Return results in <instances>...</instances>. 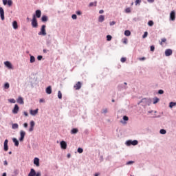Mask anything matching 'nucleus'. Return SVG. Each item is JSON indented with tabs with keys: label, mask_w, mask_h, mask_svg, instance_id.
<instances>
[{
	"label": "nucleus",
	"mask_w": 176,
	"mask_h": 176,
	"mask_svg": "<svg viewBox=\"0 0 176 176\" xmlns=\"http://www.w3.org/2000/svg\"><path fill=\"white\" fill-rule=\"evenodd\" d=\"M30 127H35V122L34 120L30 121Z\"/></svg>",
	"instance_id": "44"
},
{
	"label": "nucleus",
	"mask_w": 176,
	"mask_h": 176,
	"mask_svg": "<svg viewBox=\"0 0 176 176\" xmlns=\"http://www.w3.org/2000/svg\"><path fill=\"white\" fill-rule=\"evenodd\" d=\"M72 19L73 20H76V19H78V15H76V14H73L72 15Z\"/></svg>",
	"instance_id": "45"
},
{
	"label": "nucleus",
	"mask_w": 176,
	"mask_h": 176,
	"mask_svg": "<svg viewBox=\"0 0 176 176\" xmlns=\"http://www.w3.org/2000/svg\"><path fill=\"white\" fill-rule=\"evenodd\" d=\"M89 6H90V7H91V6H97V1L91 2V3L89 4Z\"/></svg>",
	"instance_id": "40"
},
{
	"label": "nucleus",
	"mask_w": 176,
	"mask_h": 176,
	"mask_svg": "<svg viewBox=\"0 0 176 176\" xmlns=\"http://www.w3.org/2000/svg\"><path fill=\"white\" fill-rule=\"evenodd\" d=\"M9 102H11V104H16V100L11 98L8 100Z\"/></svg>",
	"instance_id": "43"
},
{
	"label": "nucleus",
	"mask_w": 176,
	"mask_h": 176,
	"mask_svg": "<svg viewBox=\"0 0 176 176\" xmlns=\"http://www.w3.org/2000/svg\"><path fill=\"white\" fill-rule=\"evenodd\" d=\"M170 20H171V21H174L175 20V10H173L170 13Z\"/></svg>",
	"instance_id": "16"
},
{
	"label": "nucleus",
	"mask_w": 176,
	"mask_h": 176,
	"mask_svg": "<svg viewBox=\"0 0 176 176\" xmlns=\"http://www.w3.org/2000/svg\"><path fill=\"white\" fill-rule=\"evenodd\" d=\"M124 34L125 36H130V35H131V32H130V30H125Z\"/></svg>",
	"instance_id": "30"
},
{
	"label": "nucleus",
	"mask_w": 176,
	"mask_h": 176,
	"mask_svg": "<svg viewBox=\"0 0 176 176\" xmlns=\"http://www.w3.org/2000/svg\"><path fill=\"white\" fill-rule=\"evenodd\" d=\"M49 17H47V15H43L41 17V21L42 23H46V21H48Z\"/></svg>",
	"instance_id": "21"
},
{
	"label": "nucleus",
	"mask_w": 176,
	"mask_h": 176,
	"mask_svg": "<svg viewBox=\"0 0 176 176\" xmlns=\"http://www.w3.org/2000/svg\"><path fill=\"white\" fill-rule=\"evenodd\" d=\"M141 2H142V0H136L135 1V6H138H138H140V5H141Z\"/></svg>",
	"instance_id": "38"
},
{
	"label": "nucleus",
	"mask_w": 176,
	"mask_h": 176,
	"mask_svg": "<svg viewBox=\"0 0 176 176\" xmlns=\"http://www.w3.org/2000/svg\"><path fill=\"white\" fill-rule=\"evenodd\" d=\"M29 131L31 133V131H34V126H30Z\"/></svg>",
	"instance_id": "59"
},
{
	"label": "nucleus",
	"mask_w": 176,
	"mask_h": 176,
	"mask_svg": "<svg viewBox=\"0 0 176 176\" xmlns=\"http://www.w3.org/2000/svg\"><path fill=\"white\" fill-rule=\"evenodd\" d=\"M41 16H42V11H41V10H36L35 11V14H33V17H35V19H41Z\"/></svg>",
	"instance_id": "7"
},
{
	"label": "nucleus",
	"mask_w": 176,
	"mask_h": 176,
	"mask_svg": "<svg viewBox=\"0 0 176 176\" xmlns=\"http://www.w3.org/2000/svg\"><path fill=\"white\" fill-rule=\"evenodd\" d=\"M17 129H19V124L14 123V124H12V130H16Z\"/></svg>",
	"instance_id": "29"
},
{
	"label": "nucleus",
	"mask_w": 176,
	"mask_h": 176,
	"mask_svg": "<svg viewBox=\"0 0 176 176\" xmlns=\"http://www.w3.org/2000/svg\"><path fill=\"white\" fill-rule=\"evenodd\" d=\"M32 27L33 28H38V19H36V18L34 17H32Z\"/></svg>",
	"instance_id": "5"
},
{
	"label": "nucleus",
	"mask_w": 176,
	"mask_h": 176,
	"mask_svg": "<svg viewBox=\"0 0 176 176\" xmlns=\"http://www.w3.org/2000/svg\"><path fill=\"white\" fill-rule=\"evenodd\" d=\"M14 175H16V176L19 175V170L15 169L14 170Z\"/></svg>",
	"instance_id": "53"
},
{
	"label": "nucleus",
	"mask_w": 176,
	"mask_h": 176,
	"mask_svg": "<svg viewBox=\"0 0 176 176\" xmlns=\"http://www.w3.org/2000/svg\"><path fill=\"white\" fill-rule=\"evenodd\" d=\"M153 24H155L153 21H152V20L148 21V27H153Z\"/></svg>",
	"instance_id": "35"
},
{
	"label": "nucleus",
	"mask_w": 176,
	"mask_h": 176,
	"mask_svg": "<svg viewBox=\"0 0 176 176\" xmlns=\"http://www.w3.org/2000/svg\"><path fill=\"white\" fill-rule=\"evenodd\" d=\"M52 36L50 34H48L46 38V45L47 47H52Z\"/></svg>",
	"instance_id": "4"
},
{
	"label": "nucleus",
	"mask_w": 176,
	"mask_h": 176,
	"mask_svg": "<svg viewBox=\"0 0 176 176\" xmlns=\"http://www.w3.org/2000/svg\"><path fill=\"white\" fill-rule=\"evenodd\" d=\"M138 60L140 61H145V60H146V58L145 56H143L142 58H139Z\"/></svg>",
	"instance_id": "50"
},
{
	"label": "nucleus",
	"mask_w": 176,
	"mask_h": 176,
	"mask_svg": "<svg viewBox=\"0 0 176 176\" xmlns=\"http://www.w3.org/2000/svg\"><path fill=\"white\" fill-rule=\"evenodd\" d=\"M160 134H162L163 135H164V134H167V131L166 129H160Z\"/></svg>",
	"instance_id": "32"
},
{
	"label": "nucleus",
	"mask_w": 176,
	"mask_h": 176,
	"mask_svg": "<svg viewBox=\"0 0 176 176\" xmlns=\"http://www.w3.org/2000/svg\"><path fill=\"white\" fill-rule=\"evenodd\" d=\"M76 13L77 16H81L82 15V11H80V10L76 11Z\"/></svg>",
	"instance_id": "54"
},
{
	"label": "nucleus",
	"mask_w": 176,
	"mask_h": 176,
	"mask_svg": "<svg viewBox=\"0 0 176 176\" xmlns=\"http://www.w3.org/2000/svg\"><path fill=\"white\" fill-rule=\"evenodd\" d=\"M158 94H164V91L163 89H159Z\"/></svg>",
	"instance_id": "51"
},
{
	"label": "nucleus",
	"mask_w": 176,
	"mask_h": 176,
	"mask_svg": "<svg viewBox=\"0 0 176 176\" xmlns=\"http://www.w3.org/2000/svg\"><path fill=\"white\" fill-rule=\"evenodd\" d=\"M105 20V16L104 15H100L98 18L99 23H102Z\"/></svg>",
	"instance_id": "28"
},
{
	"label": "nucleus",
	"mask_w": 176,
	"mask_h": 176,
	"mask_svg": "<svg viewBox=\"0 0 176 176\" xmlns=\"http://www.w3.org/2000/svg\"><path fill=\"white\" fill-rule=\"evenodd\" d=\"M38 111H39V109H36L34 110H30V115H32V116H35V115L38 113Z\"/></svg>",
	"instance_id": "23"
},
{
	"label": "nucleus",
	"mask_w": 176,
	"mask_h": 176,
	"mask_svg": "<svg viewBox=\"0 0 176 176\" xmlns=\"http://www.w3.org/2000/svg\"><path fill=\"white\" fill-rule=\"evenodd\" d=\"M77 152L78 153H83V149L82 148V147H78L77 149Z\"/></svg>",
	"instance_id": "42"
},
{
	"label": "nucleus",
	"mask_w": 176,
	"mask_h": 176,
	"mask_svg": "<svg viewBox=\"0 0 176 176\" xmlns=\"http://www.w3.org/2000/svg\"><path fill=\"white\" fill-rule=\"evenodd\" d=\"M34 164H35V166H36V167H39V166H40V164H39V158L35 157V158L34 159Z\"/></svg>",
	"instance_id": "19"
},
{
	"label": "nucleus",
	"mask_w": 176,
	"mask_h": 176,
	"mask_svg": "<svg viewBox=\"0 0 176 176\" xmlns=\"http://www.w3.org/2000/svg\"><path fill=\"white\" fill-rule=\"evenodd\" d=\"M20 110V107H19V104H14V107L12 109V113L14 115L19 113V111Z\"/></svg>",
	"instance_id": "12"
},
{
	"label": "nucleus",
	"mask_w": 176,
	"mask_h": 176,
	"mask_svg": "<svg viewBox=\"0 0 176 176\" xmlns=\"http://www.w3.org/2000/svg\"><path fill=\"white\" fill-rule=\"evenodd\" d=\"M102 13H104V10H100L99 11V14H102Z\"/></svg>",
	"instance_id": "63"
},
{
	"label": "nucleus",
	"mask_w": 176,
	"mask_h": 176,
	"mask_svg": "<svg viewBox=\"0 0 176 176\" xmlns=\"http://www.w3.org/2000/svg\"><path fill=\"white\" fill-rule=\"evenodd\" d=\"M123 43H124L125 45H126V43H127V38L124 39Z\"/></svg>",
	"instance_id": "60"
},
{
	"label": "nucleus",
	"mask_w": 176,
	"mask_h": 176,
	"mask_svg": "<svg viewBox=\"0 0 176 176\" xmlns=\"http://www.w3.org/2000/svg\"><path fill=\"white\" fill-rule=\"evenodd\" d=\"M75 90H80L82 88V82L80 81H78L74 86Z\"/></svg>",
	"instance_id": "14"
},
{
	"label": "nucleus",
	"mask_w": 176,
	"mask_h": 176,
	"mask_svg": "<svg viewBox=\"0 0 176 176\" xmlns=\"http://www.w3.org/2000/svg\"><path fill=\"white\" fill-rule=\"evenodd\" d=\"M116 24V22L115 21L110 22V25H115Z\"/></svg>",
	"instance_id": "56"
},
{
	"label": "nucleus",
	"mask_w": 176,
	"mask_h": 176,
	"mask_svg": "<svg viewBox=\"0 0 176 176\" xmlns=\"http://www.w3.org/2000/svg\"><path fill=\"white\" fill-rule=\"evenodd\" d=\"M166 41H167V39H166V38H162V41H161V43H160V45H162V43H164V42H166Z\"/></svg>",
	"instance_id": "58"
},
{
	"label": "nucleus",
	"mask_w": 176,
	"mask_h": 176,
	"mask_svg": "<svg viewBox=\"0 0 176 176\" xmlns=\"http://www.w3.org/2000/svg\"><path fill=\"white\" fill-rule=\"evenodd\" d=\"M41 175H42V173L40 171H38L36 173V175L34 176H41Z\"/></svg>",
	"instance_id": "55"
},
{
	"label": "nucleus",
	"mask_w": 176,
	"mask_h": 176,
	"mask_svg": "<svg viewBox=\"0 0 176 176\" xmlns=\"http://www.w3.org/2000/svg\"><path fill=\"white\" fill-rule=\"evenodd\" d=\"M9 142V140L8 139H6L3 143V151L5 152H8L9 151V146L8 145Z\"/></svg>",
	"instance_id": "10"
},
{
	"label": "nucleus",
	"mask_w": 176,
	"mask_h": 176,
	"mask_svg": "<svg viewBox=\"0 0 176 176\" xmlns=\"http://www.w3.org/2000/svg\"><path fill=\"white\" fill-rule=\"evenodd\" d=\"M148 36V32H144V34L142 35L143 39H145Z\"/></svg>",
	"instance_id": "46"
},
{
	"label": "nucleus",
	"mask_w": 176,
	"mask_h": 176,
	"mask_svg": "<svg viewBox=\"0 0 176 176\" xmlns=\"http://www.w3.org/2000/svg\"><path fill=\"white\" fill-rule=\"evenodd\" d=\"M25 137V131H20V138H19L20 142H23V141H24Z\"/></svg>",
	"instance_id": "11"
},
{
	"label": "nucleus",
	"mask_w": 176,
	"mask_h": 176,
	"mask_svg": "<svg viewBox=\"0 0 176 176\" xmlns=\"http://www.w3.org/2000/svg\"><path fill=\"white\" fill-rule=\"evenodd\" d=\"M150 50L151 52H155V45L150 46Z\"/></svg>",
	"instance_id": "52"
},
{
	"label": "nucleus",
	"mask_w": 176,
	"mask_h": 176,
	"mask_svg": "<svg viewBox=\"0 0 176 176\" xmlns=\"http://www.w3.org/2000/svg\"><path fill=\"white\" fill-rule=\"evenodd\" d=\"M23 114L25 115V116H28V112L27 111H24Z\"/></svg>",
	"instance_id": "61"
},
{
	"label": "nucleus",
	"mask_w": 176,
	"mask_h": 176,
	"mask_svg": "<svg viewBox=\"0 0 176 176\" xmlns=\"http://www.w3.org/2000/svg\"><path fill=\"white\" fill-rule=\"evenodd\" d=\"M4 65L8 68V69H13V65H12V63L9 60H6L4 62Z\"/></svg>",
	"instance_id": "9"
},
{
	"label": "nucleus",
	"mask_w": 176,
	"mask_h": 176,
	"mask_svg": "<svg viewBox=\"0 0 176 176\" xmlns=\"http://www.w3.org/2000/svg\"><path fill=\"white\" fill-rule=\"evenodd\" d=\"M58 98H59V100H61V98H63V94L61 93V91H58Z\"/></svg>",
	"instance_id": "36"
},
{
	"label": "nucleus",
	"mask_w": 176,
	"mask_h": 176,
	"mask_svg": "<svg viewBox=\"0 0 176 176\" xmlns=\"http://www.w3.org/2000/svg\"><path fill=\"white\" fill-rule=\"evenodd\" d=\"M30 63L32 64L34 61H35V56H34L33 55H30Z\"/></svg>",
	"instance_id": "33"
},
{
	"label": "nucleus",
	"mask_w": 176,
	"mask_h": 176,
	"mask_svg": "<svg viewBox=\"0 0 176 176\" xmlns=\"http://www.w3.org/2000/svg\"><path fill=\"white\" fill-rule=\"evenodd\" d=\"M3 5H4V6H6V5H8V6H9V8H10V6H13V1H12V0H3Z\"/></svg>",
	"instance_id": "8"
},
{
	"label": "nucleus",
	"mask_w": 176,
	"mask_h": 176,
	"mask_svg": "<svg viewBox=\"0 0 176 176\" xmlns=\"http://www.w3.org/2000/svg\"><path fill=\"white\" fill-rule=\"evenodd\" d=\"M125 12L126 13H131V9L130 8H127L125 9Z\"/></svg>",
	"instance_id": "47"
},
{
	"label": "nucleus",
	"mask_w": 176,
	"mask_h": 176,
	"mask_svg": "<svg viewBox=\"0 0 176 176\" xmlns=\"http://www.w3.org/2000/svg\"><path fill=\"white\" fill-rule=\"evenodd\" d=\"M60 148L62 149H67V142L64 141V140H62L60 142Z\"/></svg>",
	"instance_id": "17"
},
{
	"label": "nucleus",
	"mask_w": 176,
	"mask_h": 176,
	"mask_svg": "<svg viewBox=\"0 0 176 176\" xmlns=\"http://www.w3.org/2000/svg\"><path fill=\"white\" fill-rule=\"evenodd\" d=\"M36 175V171L34 168H31L28 176H35Z\"/></svg>",
	"instance_id": "18"
},
{
	"label": "nucleus",
	"mask_w": 176,
	"mask_h": 176,
	"mask_svg": "<svg viewBox=\"0 0 176 176\" xmlns=\"http://www.w3.org/2000/svg\"><path fill=\"white\" fill-rule=\"evenodd\" d=\"M16 102H18V104H24V99L23 98V97L19 96L16 100Z\"/></svg>",
	"instance_id": "22"
},
{
	"label": "nucleus",
	"mask_w": 176,
	"mask_h": 176,
	"mask_svg": "<svg viewBox=\"0 0 176 176\" xmlns=\"http://www.w3.org/2000/svg\"><path fill=\"white\" fill-rule=\"evenodd\" d=\"M106 38H107V41L108 42L112 41V36H111V35H109V34H108Z\"/></svg>",
	"instance_id": "41"
},
{
	"label": "nucleus",
	"mask_w": 176,
	"mask_h": 176,
	"mask_svg": "<svg viewBox=\"0 0 176 176\" xmlns=\"http://www.w3.org/2000/svg\"><path fill=\"white\" fill-rule=\"evenodd\" d=\"M12 28L14 30H17L19 28V24L17 23V21H14L12 22Z\"/></svg>",
	"instance_id": "24"
},
{
	"label": "nucleus",
	"mask_w": 176,
	"mask_h": 176,
	"mask_svg": "<svg viewBox=\"0 0 176 176\" xmlns=\"http://www.w3.org/2000/svg\"><path fill=\"white\" fill-rule=\"evenodd\" d=\"M173 54V50L171 49H167L165 50V56L166 57H170Z\"/></svg>",
	"instance_id": "15"
},
{
	"label": "nucleus",
	"mask_w": 176,
	"mask_h": 176,
	"mask_svg": "<svg viewBox=\"0 0 176 176\" xmlns=\"http://www.w3.org/2000/svg\"><path fill=\"white\" fill-rule=\"evenodd\" d=\"M46 25H42L40 32L38 33V35H42L43 36H46Z\"/></svg>",
	"instance_id": "3"
},
{
	"label": "nucleus",
	"mask_w": 176,
	"mask_h": 176,
	"mask_svg": "<svg viewBox=\"0 0 176 176\" xmlns=\"http://www.w3.org/2000/svg\"><path fill=\"white\" fill-rule=\"evenodd\" d=\"M43 58V56H42V55H38V56H37V60H38V61H41V60H42Z\"/></svg>",
	"instance_id": "49"
},
{
	"label": "nucleus",
	"mask_w": 176,
	"mask_h": 176,
	"mask_svg": "<svg viewBox=\"0 0 176 176\" xmlns=\"http://www.w3.org/2000/svg\"><path fill=\"white\" fill-rule=\"evenodd\" d=\"M151 99H148V98H142L141 100H140V102H142L141 105L142 107H146V105H151Z\"/></svg>",
	"instance_id": "1"
},
{
	"label": "nucleus",
	"mask_w": 176,
	"mask_h": 176,
	"mask_svg": "<svg viewBox=\"0 0 176 176\" xmlns=\"http://www.w3.org/2000/svg\"><path fill=\"white\" fill-rule=\"evenodd\" d=\"M135 162L134 161H128L126 163V166H131L132 164H134Z\"/></svg>",
	"instance_id": "39"
},
{
	"label": "nucleus",
	"mask_w": 176,
	"mask_h": 176,
	"mask_svg": "<svg viewBox=\"0 0 176 176\" xmlns=\"http://www.w3.org/2000/svg\"><path fill=\"white\" fill-rule=\"evenodd\" d=\"M23 127H25V129H27V127H28V123L25 122V123L23 124Z\"/></svg>",
	"instance_id": "57"
},
{
	"label": "nucleus",
	"mask_w": 176,
	"mask_h": 176,
	"mask_svg": "<svg viewBox=\"0 0 176 176\" xmlns=\"http://www.w3.org/2000/svg\"><path fill=\"white\" fill-rule=\"evenodd\" d=\"M176 106V102H170L169 103V108H173V107Z\"/></svg>",
	"instance_id": "34"
},
{
	"label": "nucleus",
	"mask_w": 176,
	"mask_h": 176,
	"mask_svg": "<svg viewBox=\"0 0 176 176\" xmlns=\"http://www.w3.org/2000/svg\"><path fill=\"white\" fill-rule=\"evenodd\" d=\"M12 142H14L15 146H19V145H20L19 140H17L16 138H12Z\"/></svg>",
	"instance_id": "20"
},
{
	"label": "nucleus",
	"mask_w": 176,
	"mask_h": 176,
	"mask_svg": "<svg viewBox=\"0 0 176 176\" xmlns=\"http://www.w3.org/2000/svg\"><path fill=\"white\" fill-rule=\"evenodd\" d=\"M159 101H160V99H159V98H157V97H155L153 98V104H157V102H159Z\"/></svg>",
	"instance_id": "31"
},
{
	"label": "nucleus",
	"mask_w": 176,
	"mask_h": 176,
	"mask_svg": "<svg viewBox=\"0 0 176 176\" xmlns=\"http://www.w3.org/2000/svg\"><path fill=\"white\" fill-rule=\"evenodd\" d=\"M117 89L119 91H123V90H127L129 87L124 85L123 84H119L117 87Z\"/></svg>",
	"instance_id": "6"
},
{
	"label": "nucleus",
	"mask_w": 176,
	"mask_h": 176,
	"mask_svg": "<svg viewBox=\"0 0 176 176\" xmlns=\"http://www.w3.org/2000/svg\"><path fill=\"white\" fill-rule=\"evenodd\" d=\"M9 87H10V85L9 84V82H6L4 84V89H6V90H8V89H9Z\"/></svg>",
	"instance_id": "37"
},
{
	"label": "nucleus",
	"mask_w": 176,
	"mask_h": 176,
	"mask_svg": "<svg viewBox=\"0 0 176 176\" xmlns=\"http://www.w3.org/2000/svg\"><path fill=\"white\" fill-rule=\"evenodd\" d=\"M7 175H8V174L6 173V172H5V173H3L2 174L1 176H7Z\"/></svg>",
	"instance_id": "64"
},
{
	"label": "nucleus",
	"mask_w": 176,
	"mask_h": 176,
	"mask_svg": "<svg viewBox=\"0 0 176 176\" xmlns=\"http://www.w3.org/2000/svg\"><path fill=\"white\" fill-rule=\"evenodd\" d=\"M0 17L2 21L5 20V10L2 7H0Z\"/></svg>",
	"instance_id": "13"
},
{
	"label": "nucleus",
	"mask_w": 176,
	"mask_h": 176,
	"mask_svg": "<svg viewBox=\"0 0 176 176\" xmlns=\"http://www.w3.org/2000/svg\"><path fill=\"white\" fill-rule=\"evenodd\" d=\"M125 144L126 146H131V145L135 146V145H138V140H127Z\"/></svg>",
	"instance_id": "2"
},
{
	"label": "nucleus",
	"mask_w": 176,
	"mask_h": 176,
	"mask_svg": "<svg viewBox=\"0 0 176 176\" xmlns=\"http://www.w3.org/2000/svg\"><path fill=\"white\" fill-rule=\"evenodd\" d=\"M45 93H47V94H52V86L50 85L45 89Z\"/></svg>",
	"instance_id": "26"
},
{
	"label": "nucleus",
	"mask_w": 176,
	"mask_h": 176,
	"mask_svg": "<svg viewBox=\"0 0 176 176\" xmlns=\"http://www.w3.org/2000/svg\"><path fill=\"white\" fill-rule=\"evenodd\" d=\"M127 60V58L122 57L120 59L121 63H126V61Z\"/></svg>",
	"instance_id": "48"
},
{
	"label": "nucleus",
	"mask_w": 176,
	"mask_h": 176,
	"mask_svg": "<svg viewBox=\"0 0 176 176\" xmlns=\"http://www.w3.org/2000/svg\"><path fill=\"white\" fill-rule=\"evenodd\" d=\"M3 164H4V166H8V161L5 160L3 162Z\"/></svg>",
	"instance_id": "62"
},
{
	"label": "nucleus",
	"mask_w": 176,
	"mask_h": 176,
	"mask_svg": "<svg viewBox=\"0 0 176 176\" xmlns=\"http://www.w3.org/2000/svg\"><path fill=\"white\" fill-rule=\"evenodd\" d=\"M70 133L71 134H78V133H79V129H78V128H73Z\"/></svg>",
	"instance_id": "25"
},
{
	"label": "nucleus",
	"mask_w": 176,
	"mask_h": 176,
	"mask_svg": "<svg viewBox=\"0 0 176 176\" xmlns=\"http://www.w3.org/2000/svg\"><path fill=\"white\" fill-rule=\"evenodd\" d=\"M122 119H123V120H121L120 121V122L121 123H122V124H124V123H126V122H128V120H129V117L127 116H124L123 117H122Z\"/></svg>",
	"instance_id": "27"
}]
</instances>
